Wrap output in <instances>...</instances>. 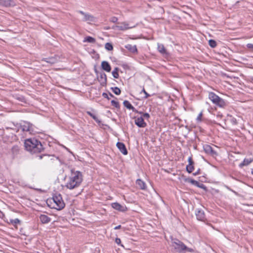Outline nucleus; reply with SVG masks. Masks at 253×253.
<instances>
[{"label": "nucleus", "instance_id": "c756f323", "mask_svg": "<svg viewBox=\"0 0 253 253\" xmlns=\"http://www.w3.org/2000/svg\"><path fill=\"white\" fill-rule=\"evenodd\" d=\"M111 89L113 92L116 95H120L121 94V90L118 87H111Z\"/></svg>", "mask_w": 253, "mask_h": 253}, {"label": "nucleus", "instance_id": "c85d7f7f", "mask_svg": "<svg viewBox=\"0 0 253 253\" xmlns=\"http://www.w3.org/2000/svg\"><path fill=\"white\" fill-rule=\"evenodd\" d=\"M86 113L87 115H88L89 116H90L96 123H100V121L99 120L98 118L93 114L91 113L90 111H87Z\"/></svg>", "mask_w": 253, "mask_h": 253}, {"label": "nucleus", "instance_id": "6e6552de", "mask_svg": "<svg viewBox=\"0 0 253 253\" xmlns=\"http://www.w3.org/2000/svg\"><path fill=\"white\" fill-rule=\"evenodd\" d=\"M97 79L102 86H105L107 84V76L105 73L102 72L99 73L97 76Z\"/></svg>", "mask_w": 253, "mask_h": 253}, {"label": "nucleus", "instance_id": "393cba45", "mask_svg": "<svg viewBox=\"0 0 253 253\" xmlns=\"http://www.w3.org/2000/svg\"><path fill=\"white\" fill-rule=\"evenodd\" d=\"M125 47L132 53L137 52V49L136 45H132L130 44H128L125 46Z\"/></svg>", "mask_w": 253, "mask_h": 253}, {"label": "nucleus", "instance_id": "f3484780", "mask_svg": "<svg viewBox=\"0 0 253 253\" xmlns=\"http://www.w3.org/2000/svg\"><path fill=\"white\" fill-rule=\"evenodd\" d=\"M14 5L12 0H0V5L9 7Z\"/></svg>", "mask_w": 253, "mask_h": 253}, {"label": "nucleus", "instance_id": "f8f14e48", "mask_svg": "<svg viewBox=\"0 0 253 253\" xmlns=\"http://www.w3.org/2000/svg\"><path fill=\"white\" fill-rule=\"evenodd\" d=\"M157 49L158 51L163 55H169V53L165 47L164 44L160 43L157 44Z\"/></svg>", "mask_w": 253, "mask_h": 253}, {"label": "nucleus", "instance_id": "6ab92c4d", "mask_svg": "<svg viewBox=\"0 0 253 253\" xmlns=\"http://www.w3.org/2000/svg\"><path fill=\"white\" fill-rule=\"evenodd\" d=\"M42 60L46 62L47 63H49L51 64H53L58 61V59L56 56H52L48 58H43Z\"/></svg>", "mask_w": 253, "mask_h": 253}, {"label": "nucleus", "instance_id": "4be33fe9", "mask_svg": "<svg viewBox=\"0 0 253 253\" xmlns=\"http://www.w3.org/2000/svg\"><path fill=\"white\" fill-rule=\"evenodd\" d=\"M11 151L14 157L19 154L20 151V147L18 145H14L11 148Z\"/></svg>", "mask_w": 253, "mask_h": 253}, {"label": "nucleus", "instance_id": "aec40b11", "mask_svg": "<svg viewBox=\"0 0 253 253\" xmlns=\"http://www.w3.org/2000/svg\"><path fill=\"white\" fill-rule=\"evenodd\" d=\"M101 67L104 71L110 72L111 70V67L109 63L106 61H103L101 63Z\"/></svg>", "mask_w": 253, "mask_h": 253}, {"label": "nucleus", "instance_id": "7c9ffc66", "mask_svg": "<svg viewBox=\"0 0 253 253\" xmlns=\"http://www.w3.org/2000/svg\"><path fill=\"white\" fill-rule=\"evenodd\" d=\"M105 48L106 49H107V50L108 51H111V50H112L113 49V45L112 44V43H110V42H107L105 44Z\"/></svg>", "mask_w": 253, "mask_h": 253}, {"label": "nucleus", "instance_id": "5701e85b", "mask_svg": "<svg viewBox=\"0 0 253 253\" xmlns=\"http://www.w3.org/2000/svg\"><path fill=\"white\" fill-rule=\"evenodd\" d=\"M136 183L140 189L142 190H145L146 189V183L141 179H138L136 181Z\"/></svg>", "mask_w": 253, "mask_h": 253}, {"label": "nucleus", "instance_id": "603ef678", "mask_svg": "<svg viewBox=\"0 0 253 253\" xmlns=\"http://www.w3.org/2000/svg\"><path fill=\"white\" fill-rule=\"evenodd\" d=\"M39 157L40 159H42V155H40V156H39Z\"/></svg>", "mask_w": 253, "mask_h": 253}, {"label": "nucleus", "instance_id": "412c9836", "mask_svg": "<svg viewBox=\"0 0 253 253\" xmlns=\"http://www.w3.org/2000/svg\"><path fill=\"white\" fill-rule=\"evenodd\" d=\"M123 104L125 107H126L127 109L131 110L133 112H138V111L127 100H125L123 102Z\"/></svg>", "mask_w": 253, "mask_h": 253}, {"label": "nucleus", "instance_id": "f704fd0d", "mask_svg": "<svg viewBox=\"0 0 253 253\" xmlns=\"http://www.w3.org/2000/svg\"><path fill=\"white\" fill-rule=\"evenodd\" d=\"M229 117L230 121L232 125H236L237 124V121L236 118L233 117L232 116H230Z\"/></svg>", "mask_w": 253, "mask_h": 253}, {"label": "nucleus", "instance_id": "58836bf2", "mask_svg": "<svg viewBox=\"0 0 253 253\" xmlns=\"http://www.w3.org/2000/svg\"><path fill=\"white\" fill-rule=\"evenodd\" d=\"M142 117L143 118L148 119L150 117V116L149 114L148 113H143Z\"/></svg>", "mask_w": 253, "mask_h": 253}, {"label": "nucleus", "instance_id": "37998d69", "mask_svg": "<svg viewBox=\"0 0 253 253\" xmlns=\"http://www.w3.org/2000/svg\"><path fill=\"white\" fill-rule=\"evenodd\" d=\"M247 46L248 48L253 49V44H252V43L247 44Z\"/></svg>", "mask_w": 253, "mask_h": 253}, {"label": "nucleus", "instance_id": "72a5a7b5", "mask_svg": "<svg viewBox=\"0 0 253 253\" xmlns=\"http://www.w3.org/2000/svg\"><path fill=\"white\" fill-rule=\"evenodd\" d=\"M111 103L112 105L114 106L116 108H118V109L120 108V106L119 102L116 101L114 100H112L111 101Z\"/></svg>", "mask_w": 253, "mask_h": 253}, {"label": "nucleus", "instance_id": "39448f33", "mask_svg": "<svg viewBox=\"0 0 253 253\" xmlns=\"http://www.w3.org/2000/svg\"><path fill=\"white\" fill-rule=\"evenodd\" d=\"M171 246L179 253H181L187 249V246L183 242L176 239L172 241Z\"/></svg>", "mask_w": 253, "mask_h": 253}, {"label": "nucleus", "instance_id": "a878e982", "mask_svg": "<svg viewBox=\"0 0 253 253\" xmlns=\"http://www.w3.org/2000/svg\"><path fill=\"white\" fill-rule=\"evenodd\" d=\"M219 97L213 92H210L209 93V98L213 103Z\"/></svg>", "mask_w": 253, "mask_h": 253}, {"label": "nucleus", "instance_id": "3c124183", "mask_svg": "<svg viewBox=\"0 0 253 253\" xmlns=\"http://www.w3.org/2000/svg\"><path fill=\"white\" fill-rule=\"evenodd\" d=\"M136 113H138L139 114H141L143 115V112H140V111H138V112H135Z\"/></svg>", "mask_w": 253, "mask_h": 253}, {"label": "nucleus", "instance_id": "0eeeda50", "mask_svg": "<svg viewBox=\"0 0 253 253\" xmlns=\"http://www.w3.org/2000/svg\"><path fill=\"white\" fill-rule=\"evenodd\" d=\"M78 12L83 15L84 17L82 19L83 21L93 22L94 21V17L88 13H85L82 10H78Z\"/></svg>", "mask_w": 253, "mask_h": 253}, {"label": "nucleus", "instance_id": "a211bd4d", "mask_svg": "<svg viewBox=\"0 0 253 253\" xmlns=\"http://www.w3.org/2000/svg\"><path fill=\"white\" fill-rule=\"evenodd\" d=\"M253 162V157L249 159H244V161L239 165V167L240 168H243L244 166H247L249 165L251 163Z\"/></svg>", "mask_w": 253, "mask_h": 253}, {"label": "nucleus", "instance_id": "79ce46f5", "mask_svg": "<svg viewBox=\"0 0 253 253\" xmlns=\"http://www.w3.org/2000/svg\"><path fill=\"white\" fill-rule=\"evenodd\" d=\"M102 96L105 98H107L108 100L110 99V98L108 96V94L107 93L103 92L102 93Z\"/></svg>", "mask_w": 253, "mask_h": 253}, {"label": "nucleus", "instance_id": "9b49d317", "mask_svg": "<svg viewBox=\"0 0 253 253\" xmlns=\"http://www.w3.org/2000/svg\"><path fill=\"white\" fill-rule=\"evenodd\" d=\"M116 145L120 151V152L122 153L124 155H126L127 154L128 152L127 149L124 143L118 142Z\"/></svg>", "mask_w": 253, "mask_h": 253}, {"label": "nucleus", "instance_id": "20e7f679", "mask_svg": "<svg viewBox=\"0 0 253 253\" xmlns=\"http://www.w3.org/2000/svg\"><path fill=\"white\" fill-rule=\"evenodd\" d=\"M20 129L23 132H25L26 134L28 133L30 134H33L34 132V126L29 122H23L21 123L20 125Z\"/></svg>", "mask_w": 253, "mask_h": 253}, {"label": "nucleus", "instance_id": "473e14b6", "mask_svg": "<svg viewBox=\"0 0 253 253\" xmlns=\"http://www.w3.org/2000/svg\"><path fill=\"white\" fill-rule=\"evenodd\" d=\"M85 41L89 43H94L95 42V39L91 37H87L85 38Z\"/></svg>", "mask_w": 253, "mask_h": 253}, {"label": "nucleus", "instance_id": "4468645a", "mask_svg": "<svg viewBox=\"0 0 253 253\" xmlns=\"http://www.w3.org/2000/svg\"><path fill=\"white\" fill-rule=\"evenodd\" d=\"M213 103L219 107L224 108L226 106V102L222 98L219 97Z\"/></svg>", "mask_w": 253, "mask_h": 253}, {"label": "nucleus", "instance_id": "2eb2a0df", "mask_svg": "<svg viewBox=\"0 0 253 253\" xmlns=\"http://www.w3.org/2000/svg\"><path fill=\"white\" fill-rule=\"evenodd\" d=\"M111 205L113 209L120 211H125L126 210V207H124L117 202L112 203Z\"/></svg>", "mask_w": 253, "mask_h": 253}, {"label": "nucleus", "instance_id": "c9c22d12", "mask_svg": "<svg viewBox=\"0 0 253 253\" xmlns=\"http://www.w3.org/2000/svg\"><path fill=\"white\" fill-rule=\"evenodd\" d=\"M203 116V113L201 112L196 118V120L198 122H201L202 121V117Z\"/></svg>", "mask_w": 253, "mask_h": 253}, {"label": "nucleus", "instance_id": "f257e3e1", "mask_svg": "<svg viewBox=\"0 0 253 253\" xmlns=\"http://www.w3.org/2000/svg\"><path fill=\"white\" fill-rule=\"evenodd\" d=\"M83 181V175L82 172L72 169L71 173L66 182L65 187L70 190L75 189L80 186Z\"/></svg>", "mask_w": 253, "mask_h": 253}, {"label": "nucleus", "instance_id": "09e8293b", "mask_svg": "<svg viewBox=\"0 0 253 253\" xmlns=\"http://www.w3.org/2000/svg\"><path fill=\"white\" fill-rule=\"evenodd\" d=\"M95 73H96L97 77L99 75V72L97 70V69H95Z\"/></svg>", "mask_w": 253, "mask_h": 253}, {"label": "nucleus", "instance_id": "c03bdc74", "mask_svg": "<svg viewBox=\"0 0 253 253\" xmlns=\"http://www.w3.org/2000/svg\"><path fill=\"white\" fill-rule=\"evenodd\" d=\"M190 182L192 184H197L198 183V182L194 180V179H191L190 180Z\"/></svg>", "mask_w": 253, "mask_h": 253}, {"label": "nucleus", "instance_id": "cd10ccee", "mask_svg": "<svg viewBox=\"0 0 253 253\" xmlns=\"http://www.w3.org/2000/svg\"><path fill=\"white\" fill-rule=\"evenodd\" d=\"M119 68L118 67H116L115 68V69H114V70L112 71V75L113 76V77L115 79H118L119 77Z\"/></svg>", "mask_w": 253, "mask_h": 253}, {"label": "nucleus", "instance_id": "7ed1b4c3", "mask_svg": "<svg viewBox=\"0 0 253 253\" xmlns=\"http://www.w3.org/2000/svg\"><path fill=\"white\" fill-rule=\"evenodd\" d=\"M52 200L55 204V206L53 207V208L57 210H61L65 207V205L61 194H54L53 196Z\"/></svg>", "mask_w": 253, "mask_h": 253}, {"label": "nucleus", "instance_id": "864d4df0", "mask_svg": "<svg viewBox=\"0 0 253 253\" xmlns=\"http://www.w3.org/2000/svg\"><path fill=\"white\" fill-rule=\"evenodd\" d=\"M252 80L253 81V77L252 78Z\"/></svg>", "mask_w": 253, "mask_h": 253}, {"label": "nucleus", "instance_id": "49530a36", "mask_svg": "<svg viewBox=\"0 0 253 253\" xmlns=\"http://www.w3.org/2000/svg\"><path fill=\"white\" fill-rule=\"evenodd\" d=\"M185 250L189 252H193V249H190V248H188L187 247V249Z\"/></svg>", "mask_w": 253, "mask_h": 253}, {"label": "nucleus", "instance_id": "de8ad7c7", "mask_svg": "<svg viewBox=\"0 0 253 253\" xmlns=\"http://www.w3.org/2000/svg\"><path fill=\"white\" fill-rule=\"evenodd\" d=\"M121 228V225H119L118 226H116V227L114 228V229H115V230H117V229H120Z\"/></svg>", "mask_w": 253, "mask_h": 253}, {"label": "nucleus", "instance_id": "e433bc0d", "mask_svg": "<svg viewBox=\"0 0 253 253\" xmlns=\"http://www.w3.org/2000/svg\"><path fill=\"white\" fill-rule=\"evenodd\" d=\"M0 218H1V219H3V220L5 222L6 219H5L6 217L5 216V214L0 210Z\"/></svg>", "mask_w": 253, "mask_h": 253}, {"label": "nucleus", "instance_id": "423d86ee", "mask_svg": "<svg viewBox=\"0 0 253 253\" xmlns=\"http://www.w3.org/2000/svg\"><path fill=\"white\" fill-rule=\"evenodd\" d=\"M203 149L205 151V152L213 157L215 158L217 155L218 153L217 152L213 149V148L210 145L208 144H205L203 145Z\"/></svg>", "mask_w": 253, "mask_h": 253}, {"label": "nucleus", "instance_id": "1a4fd4ad", "mask_svg": "<svg viewBox=\"0 0 253 253\" xmlns=\"http://www.w3.org/2000/svg\"><path fill=\"white\" fill-rule=\"evenodd\" d=\"M135 125L139 127H145L147 126V124L144 122V118L142 116L134 118Z\"/></svg>", "mask_w": 253, "mask_h": 253}, {"label": "nucleus", "instance_id": "4c0bfd02", "mask_svg": "<svg viewBox=\"0 0 253 253\" xmlns=\"http://www.w3.org/2000/svg\"><path fill=\"white\" fill-rule=\"evenodd\" d=\"M110 21L112 23H116L118 21V18L116 17H112L110 18Z\"/></svg>", "mask_w": 253, "mask_h": 253}, {"label": "nucleus", "instance_id": "b1692460", "mask_svg": "<svg viewBox=\"0 0 253 253\" xmlns=\"http://www.w3.org/2000/svg\"><path fill=\"white\" fill-rule=\"evenodd\" d=\"M5 222L9 224H12L14 227H16L17 224H20L21 221L18 218H15L14 219H10L9 221L6 219Z\"/></svg>", "mask_w": 253, "mask_h": 253}, {"label": "nucleus", "instance_id": "a19ab883", "mask_svg": "<svg viewBox=\"0 0 253 253\" xmlns=\"http://www.w3.org/2000/svg\"><path fill=\"white\" fill-rule=\"evenodd\" d=\"M142 92H143L145 94V96L144 97L145 98H147L148 97L150 96V95L145 91V90L144 88L142 90Z\"/></svg>", "mask_w": 253, "mask_h": 253}, {"label": "nucleus", "instance_id": "8fccbe9b", "mask_svg": "<svg viewBox=\"0 0 253 253\" xmlns=\"http://www.w3.org/2000/svg\"><path fill=\"white\" fill-rule=\"evenodd\" d=\"M109 95L110 96V97H114V96L110 92H109Z\"/></svg>", "mask_w": 253, "mask_h": 253}, {"label": "nucleus", "instance_id": "2f4dec72", "mask_svg": "<svg viewBox=\"0 0 253 253\" xmlns=\"http://www.w3.org/2000/svg\"><path fill=\"white\" fill-rule=\"evenodd\" d=\"M209 44L212 48H214L217 45L216 42L213 40H210L209 41Z\"/></svg>", "mask_w": 253, "mask_h": 253}, {"label": "nucleus", "instance_id": "9d476101", "mask_svg": "<svg viewBox=\"0 0 253 253\" xmlns=\"http://www.w3.org/2000/svg\"><path fill=\"white\" fill-rule=\"evenodd\" d=\"M195 214L198 220L203 221L206 219L205 214L203 210L199 209H196Z\"/></svg>", "mask_w": 253, "mask_h": 253}, {"label": "nucleus", "instance_id": "ddd939ff", "mask_svg": "<svg viewBox=\"0 0 253 253\" xmlns=\"http://www.w3.org/2000/svg\"><path fill=\"white\" fill-rule=\"evenodd\" d=\"M188 161L189 164L186 166V170L188 173H191L194 169V163L191 157H189Z\"/></svg>", "mask_w": 253, "mask_h": 253}, {"label": "nucleus", "instance_id": "f03ea898", "mask_svg": "<svg viewBox=\"0 0 253 253\" xmlns=\"http://www.w3.org/2000/svg\"><path fill=\"white\" fill-rule=\"evenodd\" d=\"M25 149L31 153H38L44 150L42 143L37 139L33 137L25 140Z\"/></svg>", "mask_w": 253, "mask_h": 253}, {"label": "nucleus", "instance_id": "a18cd8bd", "mask_svg": "<svg viewBox=\"0 0 253 253\" xmlns=\"http://www.w3.org/2000/svg\"><path fill=\"white\" fill-rule=\"evenodd\" d=\"M200 169H198L197 171H196L195 172L193 173V174L194 175H198L199 174H200Z\"/></svg>", "mask_w": 253, "mask_h": 253}, {"label": "nucleus", "instance_id": "ea45409f", "mask_svg": "<svg viewBox=\"0 0 253 253\" xmlns=\"http://www.w3.org/2000/svg\"><path fill=\"white\" fill-rule=\"evenodd\" d=\"M115 242L118 245H121V240L120 238H116Z\"/></svg>", "mask_w": 253, "mask_h": 253}, {"label": "nucleus", "instance_id": "bb28decb", "mask_svg": "<svg viewBox=\"0 0 253 253\" xmlns=\"http://www.w3.org/2000/svg\"><path fill=\"white\" fill-rule=\"evenodd\" d=\"M118 28L120 30H126L129 29L128 24L126 23H123L121 25L117 26Z\"/></svg>", "mask_w": 253, "mask_h": 253}, {"label": "nucleus", "instance_id": "dca6fc26", "mask_svg": "<svg viewBox=\"0 0 253 253\" xmlns=\"http://www.w3.org/2000/svg\"><path fill=\"white\" fill-rule=\"evenodd\" d=\"M39 218L41 222L43 224H47L51 221V218L45 214H41Z\"/></svg>", "mask_w": 253, "mask_h": 253}]
</instances>
